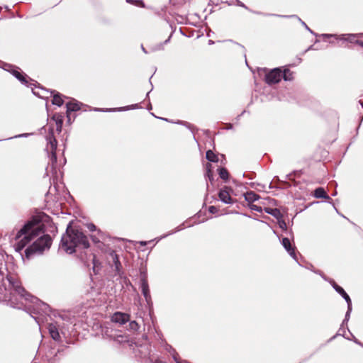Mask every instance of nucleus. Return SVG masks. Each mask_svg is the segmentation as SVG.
Wrapping results in <instances>:
<instances>
[{"label":"nucleus","instance_id":"obj_32","mask_svg":"<svg viewBox=\"0 0 363 363\" xmlns=\"http://www.w3.org/2000/svg\"><path fill=\"white\" fill-rule=\"evenodd\" d=\"M279 226L282 229H286V223L284 221L279 222Z\"/></svg>","mask_w":363,"mask_h":363},{"label":"nucleus","instance_id":"obj_15","mask_svg":"<svg viewBox=\"0 0 363 363\" xmlns=\"http://www.w3.org/2000/svg\"><path fill=\"white\" fill-rule=\"evenodd\" d=\"M48 330L52 338L55 340H58L60 338L58 329L54 324H50L48 326Z\"/></svg>","mask_w":363,"mask_h":363},{"label":"nucleus","instance_id":"obj_16","mask_svg":"<svg viewBox=\"0 0 363 363\" xmlns=\"http://www.w3.org/2000/svg\"><path fill=\"white\" fill-rule=\"evenodd\" d=\"M244 196H245V200L249 203H253L254 201H257L259 198V196L252 191L246 192L244 194Z\"/></svg>","mask_w":363,"mask_h":363},{"label":"nucleus","instance_id":"obj_35","mask_svg":"<svg viewBox=\"0 0 363 363\" xmlns=\"http://www.w3.org/2000/svg\"><path fill=\"white\" fill-rule=\"evenodd\" d=\"M119 337L123 338V336H122V335H119V336H118V337H117V338H119Z\"/></svg>","mask_w":363,"mask_h":363},{"label":"nucleus","instance_id":"obj_2","mask_svg":"<svg viewBox=\"0 0 363 363\" xmlns=\"http://www.w3.org/2000/svg\"><path fill=\"white\" fill-rule=\"evenodd\" d=\"M77 247L88 249L89 247V240L83 232L69 225L67 228L66 233L61 239L60 247L67 253L72 254L75 252Z\"/></svg>","mask_w":363,"mask_h":363},{"label":"nucleus","instance_id":"obj_29","mask_svg":"<svg viewBox=\"0 0 363 363\" xmlns=\"http://www.w3.org/2000/svg\"><path fill=\"white\" fill-rule=\"evenodd\" d=\"M91 240L94 243L100 242V238L96 235H91Z\"/></svg>","mask_w":363,"mask_h":363},{"label":"nucleus","instance_id":"obj_17","mask_svg":"<svg viewBox=\"0 0 363 363\" xmlns=\"http://www.w3.org/2000/svg\"><path fill=\"white\" fill-rule=\"evenodd\" d=\"M313 195H314V196L315 198H318V199H328V198H329V196H328L326 191L322 187H318V188L315 189V191H314Z\"/></svg>","mask_w":363,"mask_h":363},{"label":"nucleus","instance_id":"obj_1","mask_svg":"<svg viewBox=\"0 0 363 363\" xmlns=\"http://www.w3.org/2000/svg\"><path fill=\"white\" fill-rule=\"evenodd\" d=\"M50 218L43 212L32 216L30 220L17 232L15 236L14 247L20 252L28 243L45 231V223H49Z\"/></svg>","mask_w":363,"mask_h":363},{"label":"nucleus","instance_id":"obj_30","mask_svg":"<svg viewBox=\"0 0 363 363\" xmlns=\"http://www.w3.org/2000/svg\"><path fill=\"white\" fill-rule=\"evenodd\" d=\"M208 211L211 213H216L217 212V208L216 206H211L209 207Z\"/></svg>","mask_w":363,"mask_h":363},{"label":"nucleus","instance_id":"obj_21","mask_svg":"<svg viewBox=\"0 0 363 363\" xmlns=\"http://www.w3.org/2000/svg\"><path fill=\"white\" fill-rule=\"evenodd\" d=\"M281 77L285 81H291L294 79V73L289 69H284L283 73H281Z\"/></svg>","mask_w":363,"mask_h":363},{"label":"nucleus","instance_id":"obj_8","mask_svg":"<svg viewBox=\"0 0 363 363\" xmlns=\"http://www.w3.org/2000/svg\"><path fill=\"white\" fill-rule=\"evenodd\" d=\"M218 197L219 199L225 203H233V199L230 196V192L228 190V188L225 187L223 189H220L218 193Z\"/></svg>","mask_w":363,"mask_h":363},{"label":"nucleus","instance_id":"obj_27","mask_svg":"<svg viewBox=\"0 0 363 363\" xmlns=\"http://www.w3.org/2000/svg\"><path fill=\"white\" fill-rule=\"evenodd\" d=\"M50 152H51L50 160L52 162V164H55L57 162L56 151H50Z\"/></svg>","mask_w":363,"mask_h":363},{"label":"nucleus","instance_id":"obj_9","mask_svg":"<svg viewBox=\"0 0 363 363\" xmlns=\"http://www.w3.org/2000/svg\"><path fill=\"white\" fill-rule=\"evenodd\" d=\"M281 243L286 250L289 253V255L294 258H296L295 247L291 245L290 240L287 238H284L282 239Z\"/></svg>","mask_w":363,"mask_h":363},{"label":"nucleus","instance_id":"obj_6","mask_svg":"<svg viewBox=\"0 0 363 363\" xmlns=\"http://www.w3.org/2000/svg\"><path fill=\"white\" fill-rule=\"evenodd\" d=\"M81 259L83 260V262H84V264L86 265V266H89L90 264L89 262V261H90L91 262V264H93V270L95 274H96V269L98 267L99 265H100V263L99 262V261L96 259V257L94 254H89V257L84 259L82 256L81 257Z\"/></svg>","mask_w":363,"mask_h":363},{"label":"nucleus","instance_id":"obj_4","mask_svg":"<svg viewBox=\"0 0 363 363\" xmlns=\"http://www.w3.org/2000/svg\"><path fill=\"white\" fill-rule=\"evenodd\" d=\"M281 79V70L279 68H275L269 72L265 76V82L268 84L278 83Z\"/></svg>","mask_w":363,"mask_h":363},{"label":"nucleus","instance_id":"obj_3","mask_svg":"<svg viewBox=\"0 0 363 363\" xmlns=\"http://www.w3.org/2000/svg\"><path fill=\"white\" fill-rule=\"evenodd\" d=\"M52 238L50 235H43L33 242L25 250V257L30 259L35 255H41L45 250L50 249L52 245Z\"/></svg>","mask_w":363,"mask_h":363},{"label":"nucleus","instance_id":"obj_25","mask_svg":"<svg viewBox=\"0 0 363 363\" xmlns=\"http://www.w3.org/2000/svg\"><path fill=\"white\" fill-rule=\"evenodd\" d=\"M129 330L138 331L140 328L138 323L135 320L130 321L129 323Z\"/></svg>","mask_w":363,"mask_h":363},{"label":"nucleus","instance_id":"obj_19","mask_svg":"<svg viewBox=\"0 0 363 363\" xmlns=\"http://www.w3.org/2000/svg\"><path fill=\"white\" fill-rule=\"evenodd\" d=\"M109 255L111 257L116 269L118 270L119 267H121V262L119 261L118 255L116 253L114 250H111L109 252Z\"/></svg>","mask_w":363,"mask_h":363},{"label":"nucleus","instance_id":"obj_28","mask_svg":"<svg viewBox=\"0 0 363 363\" xmlns=\"http://www.w3.org/2000/svg\"><path fill=\"white\" fill-rule=\"evenodd\" d=\"M250 208L252 210L256 211L257 212H262V207H260V206H259L257 205L253 204V203L250 204Z\"/></svg>","mask_w":363,"mask_h":363},{"label":"nucleus","instance_id":"obj_34","mask_svg":"<svg viewBox=\"0 0 363 363\" xmlns=\"http://www.w3.org/2000/svg\"><path fill=\"white\" fill-rule=\"evenodd\" d=\"M97 235L99 236L101 235V231L99 230L98 233H97Z\"/></svg>","mask_w":363,"mask_h":363},{"label":"nucleus","instance_id":"obj_7","mask_svg":"<svg viewBox=\"0 0 363 363\" xmlns=\"http://www.w3.org/2000/svg\"><path fill=\"white\" fill-rule=\"evenodd\" d=\"M67 117L68 121H70V113L79 111L81 108V104L75 101H69L67 104Z\"/></svg>","mask_w":363,"mask_h":363},{"label":"nucleus","instance_id":"obj_33","mask_svg":"<svg viewBox=\"0 0 363 363\" xmlns=\"http://www.w3.org/2000/svg\"><path fill=\"white\" fill-rule=\"evenodd\" d=\"M356 44L363 48V40L358 39Z\"/></svg>","mask_w":363,"mask_h":363},{"label":"nucleus","instance_id":"obj_26","mask_svg":"<svg viewBox=\"0 0 363 363\" xmlns=\"http://www.w3.org/2000/svg\"><path fill=\"white\" fill-rule=\"evenodd\" d=\"M50 151H56L57 150V140L55 138H53L52 140H51L50 141Z\"/></svg>","mask_w":363,"mask_h":363},{"label":"nucleus","instance_id":"obj_13","mask_svg":"<svg viewBox=\"0 0 363 363\" xmlns=\"http://www.w3.org/2000/svg\"><path fill=\"white\" fill-rule=\"evenodd\" d=\"M52 119L55 122L56 130L59 133L61 132L63 124V116L60 113H55Z\"/></svg>","mask_w":363,"mask_h":363},{"label":"nucleus","instance_id":"obj_37","mask_svg":"<svg viewBox=\"0 0 363 363\" xmlns=\"http://www.w3.org/2000/svg\"><path fill=\"white\" fill-rule=\"evenodd\" d=\"M232 127V124H229V125H228V128H231Z\"/></svg>","mask_w":363,"mask_h":363},{"label":"nucleus","instance_id":"obj_22","mask_svg":"<svg viewBox=\"0 0 363 363\" xmlns=\"http://www.w3.org/2000/svg\"><path fill=\"white\" fill-rule=\"evenodd\" d=\"M206 159L210 162H216L218 161L217 155L211 150H208L206 152Z\"/></svg>","mask_w":363,"mask_h":363},{"label":"nucleus","instance_id":"obj_5","mask_svg":"<svg viewBox=\"0 0 363 363\" xmlns=\"http://www.w3.org/2000/svg\"><path fill=\"white\" fill-rule=\"evenodd\" d=\"M130 315L128 313L116 312L112 315L111 320L113 323L123 325L127 322L130 321Z\"/></svg>","mask_w":363,"mask_h":363},{"label":"nucleus","instance_id":"obj_11","mask_svg":"<svg viewBox=\"0 0 363 363\" xmlns=\"http://www.w3.org/2000/svg\"><path fill=\"white\" fill-rule=\"evenodd\" d=\"M333 286L335 289V290L345 299V301H347V303L348 304V306L350 307L352 304V301H351L350 296L345 292V291L341 286H340L338 284H337V283H335V281L333 284Z\"/></svg>","mask_w":363,"mask_h":363},{"label":"nucleus","instance_id":"obj_14","mask_svg":"<svg viewBox=\"0 0 363 363\" xmlns=\"http://www.w3.org/2000/svg\"><path fill=\"white\" fill-rule=\"evenodd\" d=\"M53 94L52 103L54 105H57L60 106L63 104L64 100L62 99V95L58 92H55V91H52Z\"/></svg>","mask_w":363,"mask_h":363},{"label":"nucleus","instance_id":"obj_31","mask_svg":"<svg viewBox=\"0 0 363 363\" xmlns=\"http://www.w3.org/2000/svg\"><path fill=\"white\" fill-rule=\"evenodd\" d=\"M88 228H89V230H91V231H95V230H96V225H94V224H92V223H91V224H89V225H88Z\"/></svg>","mask_w":363,"mask_h":363},{"label":"nucleus","instance_id":"obj_24","mask_svg":"<svg viewBox=\"0 0 363 363\" xmlns=\"http://www.w3.org/2000/svg\"><path fill=\"white\" fill-rule=\"evenodd\" d=\"M219 176L223 180H228L229 177V173L225 168H220L219 169Z\"/></svg>","mask_w":363,"mask_h":363},{"label":"nucleus","instance_id":"obj_10","mask_svg":"<svg viewBox=\"0 0 363 363\" xmlns=\"http://www.w3.org/2000/svg\"><path fill=\"white\" fill-rule=\"evenodd\" d=\"M9 284L13 287V290L21 296L24 295L25 289L21 286V283L18 281H15L12 277L8 279Z\"/></svg>","mask_w":363,"mask_h":363},{"label":"nucleus","instance_id":"obj_36","mask_svg":"<svg viewBox=\"0 0 363 363\" xmlns=\"http://www.w3.org/2000/svg\"><path fill=\"white\" fill-rule=\"evenodd\" d=\"M232 127V124H229V125H228V128H231Z\"/></svg>","mask_w":363,"mask_h":363},{"label":"nucleus","instance_id":"obj_12","mask_svg":"<svg viewBox=\"0 0 363 363\" xmlns=\"http://www.w3.org/2000/svg\"><path fill=\"white\" fill-rule=\"evenodd\" d=\"M361 35H363V34H343L339 39L356 44L359 37Z\"/></svg>","mask_w":363,"mask_h":363},{"label":"nucleus","instance_id":"obj_18","mask_svg":"<svg viewBox=\"0 0 363 363\" xmlns=\"http://www.w3.org/2000/svg\"><path fill=\"white\" fill-rule=\"evenodd\" d=\"M265 212L273 216L277 219H279L282 217V214L278 208H266Z\"/></svg>","mask_w":363,"mask_h":363},{"label":"nucleus","instance_id":"obj_23","mask_svg":"<svg viewBox=\"0 0 363 363\" xmlns=\"http://www.w3.org/2000/svg\"><path fill=\"white\" fill-rule=\"evenodd\" d=\"M12 74H13V76H15L21 82H23L24 84H27L28 83V82L26 79V77L22 73H21L20 72H18L17 70H13Z\"/></svg>","mask_w":363,"mask_h":363},{"label":"nucleus","instance_id":"obj_20","mask_svg":"<svg viewBox=\"0 0 363 363\" xmlns=\"http://www.w3.org/2000/svg\"><path fill=\"white\" fill-rule=\"evenodd\" d=\"M142 292L146 299L150 297V291L148 284L145 279L142 280L141 283Z\"/></svg>","mask_w":363,"mask_h":363}]
</instances>
